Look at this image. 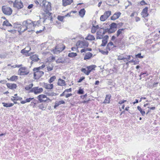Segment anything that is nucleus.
I'll return each mask as SVG.
<instances>
[{"mask_svg":"<svg viewBox=\"0 0 160 160\" xmlns=\"http://www.w3.org/2000/svg\"><path fill=\"white\" fill-rule=\"evenodd\" d=\"M42 7L43 10L44 11L45 13L49 16L52 13L49 12L51 10V4L50 2L46 1V0H43Z\"/></svg>","mask_w":160,"mask_h":160,"instance_id":"f257e3e1","label":"nucleus"},{"mask_svg":"<svg viewBox=\"0 0 160 160\" xmlns=\"http://www.w3.org/2000/svg\"><path fill=\"white\" fill-rule=\"evenodd\" d=\"M22 24H23V26L22 27H24L25 28L23 30H22V28H21V31L22 32H23L28 29H30L28 31V32H30L31 31H32L33 29L34 28L33 21H31L30 19H28L27 20L23 21Z\"/></svg>","mask_w":160,"mask_h":160,"instance_id":"f03ea898","label":"nucleus"},{"mask_svg":"<svg viewBox=\"0 0 160 160\" xmlns=\"http://www.w3.org/2000/svg\"><path fill=\"white\" fill-rule=\"evenodd\" d=\"M33 71L34 72V78L35 79L38 80L44 74V72L40 71V70H36L34 68Z\"/></svg>","mask_w":160,"mask_h":160,"instance_id":"7ed1b4c3","label":"nucleus"},{"mask_svg":"<svg viewBox=\"0 0 160 160\" xmlns=\"http://www.w3.org/2000/svg\"><path fill=\"white\" fill-rule=\"evenodd\" d=\"M2 11L3 13L6 15H10L12 13V10L9 7L3 6L2 7Z\"/></svg>","mask_w":160,"mask_h":160,"instance_id":"20e7f679","label":"nucleus"},{"mask_svg":"<svg viewBox=\"0 0 160 160\" xmlns=\"http://www.w3.org/2000/svg\"><path fill=\"white\" fill-rule=\"evenodd\" d=\"M76 46L78 48H84L85 47H88V42L85 41H78L76 43Z\"/></svg>","mask_w":160,"mask_h":160,"instance_id":"39448f33","label":"nucleus"},{"mask_svg":"<svg viewBox=\"0 0 160 160\" xmlns=\"http://www.w3.org/2000/svg\"><path fill=\"white\" fill-rule=\"evenodd\" d=\"M29 72V70L27 69V68L25 67H21L19 69L18 71V74L20 75H28Z\"/></svg>","mask_w":160,"mask_h":160,"instance_id":"423d86ee","label":"nucleus"},{"mask_svg":"<svg viewBox=\"0 0 160 160\" xmlns=\"http://www.w3.org/2000/svg\"><path fill=\"white\" fill-rule=\"evenodd\" d=\"M37 98L38 99L40 102H48V101H50L49 98H47L46 96L44 94H40L37 97Z\"/></svg>","mask_w":160,"mask_h":160,"instance_id":"0eeeda50","label":"nucleus"},{"mask_svg":"<svg viewBox=\"0 0 160 160\" xmlns=\"http://www.w3.org/2000/svg\"><path fill=\"white\" fill-rule=\"evenodd\" d=\"M43 89L42 88H39L38 87H37L32 88L28 92H34L35 94H37L41 93Z\"/></svg>","mask_w":160,"mask_h":160,"instance_id":"6e6552de","label":"nucleus"},{"mask_svg":"<svg viewBox=\"0 0 160 160\" xmlns=\"http://www.w3.org/2000/svg\"><path fill=\"white\" fill-rule=\"evenodd\" d=\"M13 6L19 9L22 8L23 5L22 1L19 2L18 0H16L13 3Z\"/></svg>","mask_w":160,"mask_h":160,"instance_id":"1a4fd4ad","label":"nucleus"},{"mask_svg":"<svg viewBox=\"0 0 160 160\" xmlns=\"http://www.w3.org/2000/svg\"><path fill=\"white\" fill-rule=\"evenodd\" d=\"M61 46V47H60V46L58 45L56 46L55 49L54 51L55 53H59L63 50L65 48V46L64 45H62Z\"/></svg>","mask_w":160,"mask_h":160,"instance_id":"9d476101","label":"nucleus"},{"mask_svg":"<svg viewBox=\"0 0 160 160\" xmlns=\"http://www.w3.org/2000/svg\"><path fill=\"white\" fill-rule=\"evenodd\" d=\"M109 38L108 36L106 35L104 36L102 41V43L101 45V46H105L108 42V39Z\"/></svg>","mask_w":160,"mask_h":160,"instance_id":"9b49d317","label":"nucleus"},{"mask_svg":"<svg viewBox=\"0 0 160 160\" xmlns=\"http://www.w3.org/2000/svg\"><path fill=\"white\" fill-rule=\"evenodd\" d=\"M121 14L120 12H118L115 13L111 17V19L112 20H115L118 19Z\"/></svg>","mask_w":160,"mask_h":160,"instance_id":"f8f14e48","label":"nucleus"},{"mask_svg":"<svg viewBox=\"0 0 160 160\" xmlns=\"http://www.w3.org/2000/svg\"><path fill=\"white\" fill-rule=\"evenodd\" d=\"M31 49L30 48H26L24 49H23L21 51V53L23 54H25L27 53L28 54V56H30L31 55V53H28L30 50Z\"/></svg>","mask_w":160,"mask_h":160,"instance_id":"ddd939ff","label":"nucleus"},{"mask_svg":"<svg viewBox=\"0 0 160 160\" xmlns=\"http://www.w3.org/2000/svg\"><path fill=\"white\" fill-rule=\"evenodd\" d=\"M95 67H96V66L94 65L87 67V68L88 69V72H87V74H89L92 70L94 69V68Z\"/></svg>","mask_w":160,"mask_h":160,"instance_id":"4468645a","label":"nucleus"},{"mask_svg":"<svg viewBox=\"0 0 160 160\" xmlns=\"http://www.w3.org/2000/svg\"><path fill=\"white\" fill-rule=\"evenodd\" d=\"M7 86L8 88L11 89H15L17 87V85L14 83H7Z\"/></svg>","mask_w":160,"mask_h":160,"instance_id":"2eb2a0df","label":"nucleus"},{"mask_svg":"<svg viewBox=\"0 0 160 160\" xmlns=\"http://www.w3.org/2000/svg\"><path fill=\"white\" fill-rule=\"evenodd\" d=\"M72 1L73 0H62V5L64 6H66L71 4Z\"/></svg>","mask_w":160,"mask_h":160,"instance_id":"dca6fc26","label":"nucleus"},{"mask_svg":"<svg viewBox=\"0 0 160 160\" xmlns=\"http://www.w3.org/2000/svg\"><path fill=\"white\" fill-rule=\"evenodd\" d=\"M111 95L110 94L107 95L105 100L103 103H109L110 102V99L111 98Z\"/></svg>","mask_w":160,"mask_h":160,"instance_id":"f3484780","label":"nucleus"},{"mask_svg":"<svg viewBox=\"0 0 160 160\" xmlns=\"http://www.w3.org/2000/svg\"><path fill=\"white\" fill-rule=\"evenodd\" d=\"M58 84L59 86H63L66 85L65 81L61 78L58 79Z\"/></svg>","mask_w":160,"mask_h":160,"instance_id":"a211bd4d","label":"nucleus"},{"mask_svg":"<svg viewBox=\"0 0 160 160\" xmlns=\"http://www.w3.org/2000/svg\"><path fill=\"white\" fill-rule=\"evenodd\" d=\"M101 33L102 32L100 31V30H99V31L97 32V35L96 37L97 39H103V36L104 35H102V34Z\"/></svg>","mask_w":160,"mask_h":160,"instance_id":"6ab92c4d","label":"nucleus"},{"mask_svg":"<svg viewBox=\"0 0 160 160\" xmlns=\"http://www.w3.org/2000/svg\"><path fill=\"white\" fill-rule=\"evenodd\" d=\"M65 58L61 57L59 58L56 61L57 63H64L65 62Z\"/></svg>","mask_w":160,"mask_h":160,"instance_id":"aec40b11","label":"nucleus"},{"mask_svg":"<svg viewBox=\"0 0 160 160\" xmlns=\"http://www.w3.org/2000/svg\"><path fill=\"white\" fill-rule=\"evenodd\" d=\"M30 59L33 61L37 62L39 59L37 56L36 55H32L30 57Z\"/></svg>","mask_w":160,"mask_h":160,"instance_id":"412c9836","label":"nucleus"},{"mask_svg":"<svg viewBox=\"0 0 160 160\" xmlns=\"http://www.w3.org/2000/svg\"><path fill=\"white\" fill-rule=\"evenodd\" d=\"M92 54L90 52L87 53L84 57V60L89 59L92 57Z\"/></svg>","mask_w":160,"mask_h":160,"instance_id":"4be33fe9","label":"nucleus"},{"mask_svg":"<svg viewBox=\"0 0 160 160\" xmlns=\"http://www.w3.org/2000/svg\"><path fill=\"white\" fill-rule=\"evenodd\" d=\"M44 86L45 88L48 89H52L53 87V85L52 84H45Z\"/></svg>","mask_w":160,"mask_h":160,"instance_id":"5701e85b","label":"nucleus"},{"mask_svg":"<svg viewBox=\"0 0 160 160\" xmlns=\"http://www.w3.org/2000/svg\"><path fill=\"white\" fill-rule=\"evenodd\" d=\"M125 28H122L119 29L117 32V36H118L121 34L124 33V31L125 30Z\"/></svg>","mask_w":160,"mask_h":160,"instance_id":"b1692460","label":"nucleus"},{"mask_svg":"<svg viewBox=\"0 0 160 160\" xmlns=\"http://www.w3.org/2000/svg\"><path fill=\"white\" fill-rule=\"evenodd\" d=\"M2 25L3 26L12 27V25L9 22L8 20H6L3 22Z\"/></svg>","mask_w":160,"mask_h":160,"instance_id":"393cba45","label":"nucleus"},{"mask_svg":"<svg viewBox=\"0 0 160 160\" xmlns=\"http://www.w3.org/2000/svg\"><path fill=\"white\" fill-rule=\"evenodd\" d=\"M42 0H36L34 1V2L38 7H39L42 6Z\"/></svg>","mask_w":160,"mask_h":160,"instance_id":"a878e982","label":"nucleus"},{"mask_svg":"<svg viewBox=\"0 0 160 160\" xmlns=\"http://www.w3.org/2000/svg\"><path fill=\"white\" fill-rule=\"evenodd\" d=\"M85 11L84 8L81 9L79 11V15L82 17H83L85 14Z\"/></svg>","mask_w":160,"mask_h":160,"instance_id":"bb28decb","label":"nucleus"},{"mask_svg":"<svg viewBox=\"0 0 160 160\" xmlns=\"http://www.w3.org/2000/svg\"><path fill=\"white\" fill-rule=\"evenodd\" d=\"M113 45V43L112 42H109V43H108L107 44V45L106 47V49L107 50H108L109 51H110L111 49V47Z\"/></svg>","mask_w":160,"mask_h":160,"instance_id":"cd10ccee","label":"nucleus"},{"mask_svg":"<svg viewBox=\"0 0 160 160\" xmlns=\"http://www.w3.org/2000/svg\"><path fill=\"white\" fill-rule=\"evenodd\" d=\"M33 100V103L34 104H36V103L34 102L36 100L34 99V98H27L26 100V102H30L32 100ZM31 103H32V102Z\"/></svg>","mask_w":160,"mask_h":160,"instance_id":"c85d7f7f","label":"nucleus"},{"mask_svg":"<svg viewBox=\"0 0 160 160\" xmlns=\"http://www.w3.org/2000/svg\"><path fill=\"white\" fill-rule=\"evenodd\" d=\"M2 104H3V106L6 107H10L14 105V104L12 103H6L3 102Z\"/></svg>","mask_w":160,"mask_h":160,"instance_id":"c756f323","label":"nucleus"},{"mask_svg":"<svg viewBox=\"0 0 160 160\" xmlns=\"http://www.w3.org/2000/svg\"><path fill=\"white\" fill-rule=\"evenodd\" d=\"M87 40H92L95 39L94 36L92 35H88L85 38Z\"/></svg>","mask_w":160,"mask_h":160,"instance_id":"7c9ffc66","label":"nucleus"},{"mask_svg":"<svg viewBox=\"0 0 160 160\" xmlns=\"http://www.w3.org/2000/svg\"><path fill=\"white\" fill-rule=\"evenodd\" d=\"M12 98H11V100L12 101H18L20 100L21 101L22 99V98L21 97H12Z\"/></svg>","mask_w":160,"mask_h":160,"instance_id":"2f4dec72","label":"nucleus"},{"mask_svg":"<svg viewBox=\"0 0 160 160\" xmlns=\"http://www.w3.org/2000/svg\"><path fill=\"white\" fill-rule=\"evenodd\" d=\"M33 84L31 83V84H30L29 85H28L26 86L25 87V89L27 90L28 91L30 90V91L31 90V89H32V87L33 86Z\"/></svg>","mask_w":160,"mask_h":160,"instance_id":"473e14b6","label":"nucleus"},{"mask_svg":"<svg viewBox=\"0 0 160 160\" xmlns=\"http://www.w3.org/2000/svg\"><path fill=\"white\" fill-rule=\"evenodd\" d=\"M111 14V11H106L104 15L106 16V17L108 18L109 16Z\"/></svg>","mask_w":160,"mask_h":160,"instance_id":"72a5a7b5","label":"nucleus"},{"mask_svg":"<svg viewBox=\"0 0 160 160\" xmlns=\"http://www.w3.org/2000/svg\"><path fill=\"white\" fill-rule=\"evenodd\" d=\"M117 27V25L115 22L112 23L110 25V29H114V28H116Z\"/></svg>","mask_w":160,"mask_h":160,"instance_id":"f704fd0d","label":"nucleus"},{"mask_svg":"<svg viewBox=\"0 0 160 160\" xmlns=\"http://www.w3.org/2000/svg\"><path fill=\"white\" fill-rule=\"evenodd\" d=\"M77 54L75 52H71L68 54V56L70 58H73L77 56Z\"/></svg>","mask_w":160,"mask_h":160,"instance_id":"c9c22d12","label":"nucleus"},{"mask_svg":"<svg viewBox=\"0 0 160 160\" xmlns=\"http://www.w3.org/2000/svg\"><path fill=\"white\" fill-rule=\"evenodd\" d=\"M18 79V76H12L8 80L11 81H16Z\"/></svg>","mask_w":160,"mask_h":160,"instance_id":"e433bc0d","label":"nucleus"},{"mask_svg":"<svg viewBox=\"0 0 160 160\" xmlns=\"http://www.w3.org/2000/svg\"><path fill=\"white\" fill-rule=\"evenodd\" d=\"M137 109L139 111H140L141 113L142 116H144L145 115V112L142 110V109L140 107L138 106L137 107Z\"/></svg>","mask_w":160,"mask_h":160,"instance_id":"4c0bfd02","label":"nucleus"},{"mask_svg":"<svg viewBox=\"0 0 160 160\" xmlns=\"http://www.w3.org/2000/svg\"><path fill=\"white\" fill-rule=\"evenodd\" d=\"M101 29H102L103 30L102 33V35H104L107 32H108V28L104 29L103 28H100V30H101Z\"/></svg>","mask_w":160,"mask_h":160,"instance_id":"58836bf2","label":"nucleus"},{"mask_svg":"<svg viewBox=\"0 0 160 160\" xmlns=\"http://www.w3.org/2000/svg\"><path fill=\"white\" fill-rule=\"evenodd\" d=\"M40 20H38L37 21L33 22V24L34 28L36 27V26H38L40 24Z\"/></svg>","mask_w":160,"mask_h":160,"instance_id":"ea45409f","label":"nucleus"},{"mask_svg":"<svg viewBox=\"0 0 160 160\" xmlns=\"http://www.w3.org/2000/svg\"><path fill=\"white\" fill-rule=\"evenodd\" d=\"M107 18L103 14L101 16L100 18V20L102 21H105Z\"/></svg>","mask_w":160,"mask_h":160,"instance_id":"a19ab883","label":"nucleus"},{"mask_svg":"<svg viewBox=\"0 0 160 160\" xmlns=\"http://www.w3.org/2000/svg\"><path fill=\"white\" fill-rule=\"evenodd\" d=\"M56 78V77L54 76L52 77H51L50 78L49 81V83H51L52 82L55 80Z\"/></svg>","mask_w":160,"mask_h":160,"instance_id":"79ce46f5","label":"nucleus"},{"mask_svg":"<svg viewBox=\"0 0 160 160\" xmlns=\"http://www.w3.org/2000/svg\"><path fill=\"white\" fill-rule=\"evenodd\" d=\"M65 18L64 16H62L59 15L58 17V19L61 22H63L64 18Z\"/></svg>","mask_w":160,"mask_h":160,"instance_id":"37998d69","label":"nucleus"},{"mask_svg":"<svg viewBox=\"0 0 160 160\" xmlns=\"http://www.w3.org/2000/svg\"><path fill=\"white\" fill-rule=\"evenodd\" d=\"M39 108L40 109L42 110H45L46 108V107L43 104H41L39 105Z\"/></svg>","mask_w":160,"mask_h":160,"instance_id":"c03bdc74","label":"nucleus"},{"mask_svg":"<svg viewBox=\"0 0 160 160\" xmlns=\"http://www.w3.org/2000/svg\"><path fill=\"white\" fill-rule=\"evenodd\" d=\"M22 25L20 24H17L16 23L14 24V28H20Z\"/></svg>","mask_w":160,"mask_h":160,"instance_id":"a18cd8bd","label":"nucleus"},{"mask_svg":"<svg viewBox=\"0 0 160 160\" xmlns=\"http://www.w3.org/2000/svg\"><path fill=\"white\" fill-rule=\"evenodd\" d=\"M125 58H124L121 56L119 55L118 56V57L117 58V60H124V59H125Z\"/></svg>","mask_w":160,"mask_h":160,"instance_id":"49530a36","label":"nucleus"},{"mask_svg":"<svg viewBox=\"0 0 160 160\" xmlns=\"http://www.w3.org/2000/svg\"><path fill=\"white\" fill-rule=\"evenodd\" d=\"M45 67V65L44 64H42L41 66L39 67L38 68H34V69L36 70H40L42 69Z\"/></svg>","mask_w":160,"mask_h":160,"instance_id":"de8ad7c7","label":"nucleus"},{"mask_svg":"<svg viewBox=\"0 0 160 160\" xmlns=\"http://www.w3.org/2000/svg\"><path fill=\"white\" fill-rule=\"evenodd\" d=\"M135 57L136 58H143V56H141V53H140L136 55L135 56Z\"/></svg>","mask_w":160,"mask_h":160,"instance_id":"09e8293b","label":"nucleus"},{"mask_svg":"<svg viewBox=\"0 0 160 160\" xmlns=\"http://www.w3.org/2000/svg\"><path fill=\"white\" fill-rule=\"evenodd\" d=\"M84 91L82 89L80 88L78 91L77 93L79 94H82L84 93Z\"/></svg>","mask_w":160,"mask_h":160,"instance_id":"8fccbe9b","label":"nucleus"},{"mask_svg":"<svg viewBox=\"0 0 160 160\" xmlns=\"http://www.w3.org/2000/svg\"><path fill=\"white\" fill-rule=\"evenodd\" d=\"M81 71L82 72H83L85 74L87 75H88L89 74H87V72H88V70L87 71L86 68H82L81 69Z\"/></svg>","mask_w":160,"mask_h":160,"instance_id":"3c124183","label":"nucleus"},{"mask_svg":"<svg viewBox=\"0 0 160 160\" xmlns=\"http://www.w3.org/2000/svg\"><path fill=\"white\" fill-rule=\"evenodd\" d=\"M148 8L145 7L143 8L141 13H148Z\"/></svg>","mask_w":160,"mask_h":160,"instance_id":"603ef678","label":"nucleus"},{"mask_svg":"<svg viewBox=\"0 0 160 160\" xmlns=\"http://www.w3.org/2000/svg\"><path fill=\"white\" fill-rule=\"evenodd\" d=\"M115 30H114L113 29H110V28L109 29L108 28V33H111L114 32Z\"/></svg>","mask_w":160,"mask_h":160,"instance_id":"864d4df0","label":"nucleus"},{"mask_svg":"<svg viewBox=\"0 0 160 160\" xmlns=\"http://www.w3.org/2000/svg\"><path fill=\"white\" fill-rule=\"evenodd\" d=\"M141 14L142 17L145 18L147 17L148 15V13H141Z\"/></svg>","mask_w":160,"mask_h":160,"instance_id":"5fc2aeb1","label":"nucleus"},{"mask_svg":"<svg viewBox=\"0 0 160 160\" xmlns=\"http://www.w3.org/2000/svg\"><path fill=\"white\" fill-rule=\"evenodd\" d=\"M85 78L84 77H81L79 79L78 81V82L80 83L83 80L85 79Z\"/></svg>","mask_w":160,"mask_h":160,"instance_id":"6e6d98bb","label":"nucleus"},{"mask_svg":"<svg viewBox=\"0 0 160 160\" xmlns=\"http://www.w3.org/2000/svg\"><path fill=\"white\" fill-rule=\"evenodd\" d=\"M88 51V48H83V49H81V53H82L83 52H86Z\"/></svg>","mask_w":160,"mask_h":160,"instance_id":"4d7b16f0","label":"nucleus"},{"mask_svg":"<svg viewBox=\"0 0 160 160\" xmlns=\"http://www.w3.org/2000/svg\"><path fill=\"white\" fill-rule=\"evenodd\" d=\"M140 3L142 5H144L147 4L144 0H142L140 2Z\"/></svg>","mask_w":160,"mask_h":160,"instance_id":"13d9d810","label":"nucleus"},{"mask_svg":"<svg viewBox=\"0 0 160 160\" xmlns=\"http://www.w3.org/2000/svg\"><path fill=\"white\" fill-rule=\"evenodd\" d=\"M117 24V27L119 28L122 26L123 25V23L122 22H120V23H118Z\"/></svg>","mask_w":160,"mask_h":160,"instance_id":"bf43d9fd","label":"nucleus"},{"mask_svg":"<svg viewBox=\"0 0 160 160\" xmlns=\"http://www.w3.org/2000/svg\"><path fill=\"white\" fill-rule=\"evenodd\" d=\"M8 31L9 32H11V33H13L14 34L15 33L16 30H14V29H13V30H8Z\"/></svg>","mask_w":160,"mask_h":160,"instance_id":"052dcab7","label":"nucleus"},{"mask_svg":"<svg viewBox=\"0 0 160 160\" xmlns=\"http://www.w3.org/2000/svg\"><path fill=\"white\" fill-rule=\"evenodd\" d=\"M72 89L71 88H70L69 89H65V92H71Z\"/></svg>","mask_w":160,"mask_h":160,"instance_id":"680f3d73","label":"nucleus"},{"mask_svg":"<svg viewBox=\"0 0 160 160\" xmlns=\"http://www.w3.org/2000/svg\"><path fill=\"white\" fill-rule=\"evenodd\" d=\"M127 101L126 100H121L118 103L120 104H122L123 103H124L125 102H126Z\"/></svg>","mask_w":160,"mask_h":160,"instance_id":"e2e57ef3","label":"nucleus"},{"mask_svg":"<svg viewBox=\"0 0 160 160\" xmlns=\"http://www.w3.org/2000/svg\"><path fill=\"white\" fill-rule=\"evenodd\" d=\"M58 102V103L59 105H60L61 104H64L65 103V102L63 100H61V101H59Z\"/></svg>","mask_w":160,"mask_h":160,"instance_id":"0e129e2a","label":"nucleus"},{"mask_svg":"<svg viewBox=\"0 0 160 160\" xmlns=\"http://www.w3.org/2000/svg\"><path fill=\"white\" fill-rule=\"evenodd\" d=\"M132 56L131 55H128L127 56V57L126 58H125V59L127 60V61H129V60H130L131 57Z\"/></svg>","mask_w":160,"mask_h":160,"instance_id":"69168bd1","label":"nucleus"},{"mask_svg":"<svg viewBox=\"0 0 160 160\" xmlns=\"http://www.w3.org/2000/svg\"><path fill=\"white\" fill-rule=\"evenodd\" d=\"M53 67H47V70L48 71H51L53 70Z\"/></svg>","mask_w":160,"mask_h":160,"instance_id":"338daca9","label":"nucleus"},{"mask_svg":"<svg viewBox=\"0 0 160 160\" xmlns=\"http://www.w3.org/2000/svg\"><path fill=\"white\" fill-rule=\"evenodd\" d=\"M78 47H72V50L73 51H76L78 49Z\"/></svg>","mask_w":160,"mask_h":160,"instance_id":"774afa93","label":"nucleus"}]
</instances>
